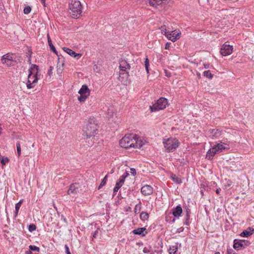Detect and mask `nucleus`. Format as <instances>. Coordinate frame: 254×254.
Returning <instances> with one entry per match:
<instances>
[{
    "instance_id": "2",
    "label": "nucleus",
    "mask_w": 254,
    "mask_h": 254,
    "mask_svg": "<svg viewBox=\"0 0 254 254\" xmlns=\"http://www.w3.org/2000/svg\"><path fill=\"white\" fill-rule=\"evenodd\" d=\"M69 13L74 19H78L81 16L82 11V5L78 0H71L69 4Z\"/></svg>"
},
{
    "instance_id": "31",
    "label": "nucleus",
    "mask_w": 254,
    "mask_h": 254,
    "mask_svg": "<svg viewBox=\"0 0 254 254\" xmlns=\"http://www.w3.org/2000/svg\"><path fill=\"white\" fill-rule=\"evenodd\" d=\"M107 181V175L105 176V177L102 180V182H101L98 188V190H100L106 184Z\"/></svg>"
},
{
    "instance_id": "53",
    "label": "nucleus",
    "mask_w": 254,
    "mask_h": 254,
    "mask_svg": "<svg viewBox=\"0 0 254 254\" xmlns=\"http://www.w3.org/2000/svg\"><path fill=\"white\" fill-rule=\"evenodd\" d=\"M61 220H63L64 223H65L66 224L67 223L66 219L65 218V217L63 215H61Z\"/></svg>"
},
{
    "instance_id": "16",
    "label": "nucleus",
    "mask_w": 254,
    "mask_h": 254,
    "mask_svg": "<svg viewBox=\"0 0 254 254\" xmlns=\"http://www.w3.org/2000/svg\"><path fill=\"white\" fill-rule=\"evenodd\" d=\"M254 232V229L252 227H249L247 230H244L241 234L240 236L243 237L248 238L252 235Z\"/></svg>"
},
{
    "instance_id": "50",
    "label": "nucleus",
    "mask_w": 254,
    "mask_h": 254,
    "mask_svg": "<svg viewBox=\"0 0 254 254\" xmlns=\"http://www.w3.org/2000/svg\"><path fill=\"white\" fill-rule=\"evenodd\" d=\"M54 67L52 66H50L49 69L48 70V74L49 76H51L52 74V70H53Z\"/></svg>"
},
{
    "instance_id": "47",
    "label": "nucleus",
    "mask_w": 254,
    "mask_h": 254,
    "mask_svg": "<svg viewBox=\"0 0 254 254\" xmlns=\"http://www.w3.org/2000/svg\"><path fill=\"white\" fill-rule=\"evenodd\" d=\"M31 68H32V70L33 69H35L36 70V71H37L38 70H39V66L36 64H32V67L31 68H30L29 69H31Z\"/></svg>"
},
{
    "instance_id": "8",
    "label": "nucleus",
    "mask_w": 254,
    "mask_h": 254,
    "mask_svg": "<svg viewBox=\"0 0 254 254\" xmlns=\"http://www.w3.org/2000/svg\"><path fill=\"white\" fill-rule=\"evenodd\" d=\"M120 74L125 75L126 77H128L129 74L128 72L127 71V69H130V65L127 62V61L124 59H121L120 61Z\"/></svg>"
},
{
    "instance_id": "11",
    "label": "nucleus",
    "mask_w": 254,
    "mask_h": 254,
    "mask_svg": "<svg viewBox=\"0 0 254 254\" xmlns=\"http://www.w3.org/2000/svg\"><path fill=\"white\" fill-rule=\"evenodd\" d=\"M141 192L144 196L150 195L153 193V190L151 186L145 185L141 188Z\"/></svg>"
},
{
    "instance_id": "61",
    "label": "nucleus",
    "mask_w": 254,
    "mask_h": 254,
    "mask_svg": "<svg viewBox=\"0 0 254 254\" xmlns=\"http://www.w3.org/2000/svg\"><path fill=\"white\" fill-rule=\"evenodd\" d=\"M136 245L139 246H142L143 245V243L141 242H137V243H136Z\"/></svg>"
},
{
    "instance_id": "18",
    "label": "nucleus",
    "mask_w": 254,
    "mask_h": 254,
    "mask_svg": "<svg viewBox=\"0 0 254 254\" xmlns=\"http://www.w3.org/2000/svg\"><path fill=\"white\" fill-rule=\"evenodd\" d=\"M209 132L210 134L215 138H218L222 135V131L218 129H210Z\"/></svg>"
},
{
    "instance_id": "42",
    "label": "nucleus",
    "mask_w": 254,
    "mask_h": 254,
    "mask_svg": "<svg viewBox=\"0 0 254 254\" xmlns=\"http://www.w3.org/2000/svg\"><path fill=\"white\" fill-rule=\"evenodd\" d=\"M36 228V226L34 224H30L28 226V230L30 232L35 231Z\"/></svg>"
},
{
    "instance_id": "22",
    "label": "nucleus",
    "mask_w": 254,
    "mask_h": 254,
    "mask_svg": "<svg viewBox=\"0 0 254 254\" xmlns=\"http://www.w3.org/2000/svg\"><path fill=\"white\" fill-rule=\"evenodd\" d=\"M149 218V214L146 212L142 211L140 213V219L143 221H144L145 220H147Z\"/></svg>"
},
{
    "instance_id": "9",
    "label": "nucleus",
    "mask_w": 254,
    "mask_h": 254,
    "mask_svg": "<svg viewBox=\"0 0 254 254\" xmlns=\"http://www.w3.org/2000/svg\"><path fill=\"white\" fill-rule=\"evenodd\" d=\"M82 190V185L79 183H75L69 186L67 193L68 195L75 194L77 193H80Z\"/></svg>"
},
{
    "instance_id": "58",
    "label": "nucleus",
    "mask_w": 254,
    "mask_h": 254,
    "mask_svg": "<svg viewBox=\"0 0 254 254\" xmlns=\"http://www.w3.org/2000/svg\"><path fill=\"white\" fill-rule=\"evenodd\" d=\"M210 64H204V67L205 68H209Z\"/></svg>"
},
{
    "instance_id": "32",
    "label": "nucleus",
    "mask_w": 254,
    "mask_h": 254,
    "mask_svg": "<svg viewBox=\"0 0 254 254\" xmlns=\"http://www.w3.org/2000/svg\"><path fill=\"white\" fill-rule=\"evenodd\" d=\"M47 38H48V43L49 46L50 47V50H52V49H54V48H55V47L52 43V40H51L49 34H48V35H47Z\"/></svg>"
},
{
    "instance_id": "57",
    "label": "nucleus",
    "mask_w": 254,
    "mask_h": 254,
    "mask_svg": "<svg viewBox=\"0 0 254 254\" xmlns=\"http://www.w3.org/2000/svg\"><path fill=\"white\" fill-rule=\"evenodd\" d=\"M165 73H166V75L167 76V77H170L171 76V73L169 72H168L166 70H165Z\"/></svg>"
},
{
    "instance_id": "27",
    "label": "nucleus",
    "mask_w": 254,
    "mask_h": 254,
    "mask_svg": "<svg viewBox=\"0 0 254 254\" xmlns=\"http://www.w3.org/2000/svg\"><path fill=\"white\" fill-rule=\"evenodd\" d=\"M123 184L120 183L118 181L116 182L115 188L113 189V191L114 193V195H115L116 193L118 191V190L121 188L123 186Z\"/></svg>"
},
{
    "instance_id": "7",
    "label": "nucleus",
    "mask_w": 254,
    "mask_h": 254,
    "mask_svg": "<svg viewBox=\"0 0 254 254\" xmlns=\"http://www.w3.org/2000/svg\"><path fill=\"white\" fill-rule=\"evenodd\" d=\"M90 91L88 86L85 84L83 85L78 91L80 96L78 97V100L80 102H84L90 95Z\"/></svg>"
},
{
    "instance_id": "39",
    "label": "nucleus",
    "mask_w": 254,
    "mask_h": 254,
    "mask_svg": "<svg viewBox=\"0 0 254 254\" xmlns=\"http://www.w3.org/2000/svg\"><path fill=\"white\" fill-rule=\"evenodd\" d=\"M166 221L169 223H173L175 222L176 219L174 217H172L166 216Z\"/></svg>"
},
{
    "instance_id": "17",
    "label": "nucleus",
    "mask_w": 254,
    "mask_h": 254,
    "mask_svg": "<svg viewBox=\"0 0 254 254\" xmlns=\"http://www.w3.org/2000/svg\"><path fill=\"white\" fill-rule=\"evenodd\" d=\"M170 32H171V35H169V36L167 37V38L169 40H171L172 42H175L180 38V34L179 33H177L175 31Z\"/></svg>"
},
{
    "instance_id": "26",
    "label": "nucleus",
    "mask_w": 254,
    "mask_h": 254,
    "mask_svg": "<svg viewBox=\"0 0 254 254\" xmlns=\"http://www.w3.org/2000/svg\"><path fill=\"white\" fill-rule=\"evenodd\" d=\"M141 209V202L140 201H139V203L137 204L134 207V212L135 214H138Z\"/></svg>"
},
{
    "instance_id": "19",
    "label": "nucleus",
    "mask_w": 254,
    "mask_h": 254,
    "mask_svg": "<svg viewBox=\"0 0 254 254\" xmlns=\"http://www.w3.org/2000/svg\"><path fill=\"white\" fill-rule=\"evenodd\" d=\"M216 154L215 148L212 147L207 152L206 156L209 160H212L213 157Z\"/></svg>"
},
{
    "instance_id": "44",
    "label": "nucleus",
    "mask_w": 254,
    "mask_h": 254,
    "mask_svg": "<svg viewBox=\"0 0 254 254\" xmlns=\"http://www.w3.org/2000/svg\"><path fill=\"white\" fill-rule=\"evenodd\" d=\"M9 161V160L7 157H2L1 160V163L2 165H5Z\"/></svg>"
},
{
    "instance_id": "52",
    "label": "nucleus",
    "mask_w": 254,
    "mask_h": 254,
    "mask_svg": "<svg viewBox=\"0 0 254 254\" xmlns=\"http://www.w3.org/2000/svg\"><path fill=\"white\" fill-rule=\"evenodd\" d=\"M98 230H96L94 232V233H93V234L92 235L93 239L96 238V236L98 234Z\"/></svg>"
},
{
    "instance_id": "28",
    "label": "nucleus",
    "mask_w": 254,
    "mask_h": 254,
    "mask_svg": "<svg viewBox=\"0 0 254 254\" xmlns=\"http://www.w3.org/2000/svg\"><path fill=\"white\" fill-rule=\"evenodd\" d=\"M203 75L204 76L209 78V79H212L213 77V74H212L210 70H206L204 71L203 73Z\"/></svg>"
},
{
    "instance_id": "49",
    "label": "nucleus",
    "mask_w": 254,
    "mask_h": 254,
    "mask_svg": "<svg viewBox=\"0 0 254 254\" xmlns=\"http://www.w3.org/2000/svg\"><path fill=\"white\" fill-rule=\"evenodd\" d=\"M64 249L65 250V253L66 254H71L70 252L69 251V247L67 245H64Z\"/></svg>"
},
{
    "instance_id": "13",
    "label": "nucleus",
    "mask_w": 254,
    "mask_h": 254,
    "mask_svg": "<svg viewBox=\"0 0 254 254\" xmlns=\"http://www.w3.org/2000/svg\"><path fill=\"white\" fill-rule=\"evenodd\" d=\"M183 213V209L180 204L172 209V214L174 217L179 218Z\"/></svg>"
},
{
    "instance_id": "12",
    "label": "nucleus",
    "mask_w": 254,
    "mask_h": 254,
    "mask_svg": "<svg viewBox=\"0 0 254 254\" xmlns=\"http://www.w3.org/2000/svg\"><path fill=\"white\" fill-rule=\"evenodd\" d=\"M63 50L64 52L71 56V57L76 58L77 60L79 59L81 57V54L76 53L74 51L68 48L63 47Z\"/></svg>"
},
{
    "instance_id": "15",
    "label": "nucleus",
    "mask_w": 254,
    "mask_h": 254,
    "mask_svg": "<svg viewBox=\"0 0 254 254\" xmlns=\"http://www.w3.org/2000/svg\"><path fill=\"white\" fill-rule=\"evenodd\" d=\"M29 73L28 76V81L26 83V86L28 89H31L35 86L37 83L34 80H33L31 82L30 80L31 76L33 74V72H32V68L29 69Z\"/></svg>"
},
{
    "instance_id": "34",
    "label": "nucleus",
    "mask_w": 254,
    "mask_h": 254,
    "mask_svg": "<svg viewBox=\"0 0 254 254\" xmlns=\"http://www.w3.org/2000/svg\"><path fill=\"white\" fill-rule=\"evenodd\" d=\"M29 248L31 251H34V252H40V248L36 246H34V245H30L29 247Z\"/></svg>"
},
{
    "instance_id": "46",
    "label": "nucleus",
    "mask_w": 254,
    "mask_h": 254,
    "mask_svg": "<svg viewBox=\"0 0 254 254\" xmlns=\"http://www.w3.org/2000/svg\"><path fill=\"white\" fill-rule=\"evenodd\" d=\"M227 254H236V252L232 249H228Z\"/></svg>"
},
{
    "instance_id": "24",
    "label": "nucleus",
    "mask_w": 254,
    "mask_h": 254,
    "mask_svg": "<svg viewBox=\"0 0 254 254\" xmlns=\"http://www.w3.org/2000/svg\"><path fill=\"white\" fill-rule=\"evenodd\" d=\"M58 63L57 64H60L61 66H64V58L63 55L60 54V56H58Z\"/></svg>"
},
{
    "instance_id": "43",
    "label": "nucleus",
    "mask_w": 254,
    "mask_h": 254,
    "mask_svg": "<svg viewBox=\"0 0 254 254\" xmlns=\"http://www.w3.org/2000/svg\"><path fill=\"white\" fill-rule=\"evenodd\" d=\"M31 11V7L30 6H26L24 7L23 12L24 14H29Z\"/></svg>"
},
{
    "instance_id": "30",
    "label": "nucleus",
    "mask_w": 254,
    "mask_h": 254,
    "mask_svg": "<svg viewBox=\"0 0 254 254\" xmlns=\"http://www.w3.org/2000/svg\"><path fill=\"white\" fill-rule=\"evenodd\" d=\"M1 61L3 64H6L7 66H11L13 65V64H12V62L13 61H7L6 59H3L1 58Z\"/></svg>"
},
{
    "instance_id": "21",
    "label": "nucleus",
    "mask_w": 254,
    "mask_h": 254,
    "mask_svg": "<svg viewBox=\"0 0 254 254\" xmlns=\"http://www.w3.org/2000/svg\"><path fill=\"white\" fill-rule=\"evenodd\" d=\"M171 180L177 184H181L182 183V179L174 174H171L170 176Z\"/></svg>"
},
{
    "instance_id": "29",
    "label": "nucleus",
    "mask_w": 254,
    "mask_h": 254,
    "mask_svg": "<svg viewBox=\"0 0 254 254\" xmlns=\"http://www.w3.org/2000/svg\"><path fill=\"white\" fill-rule=\"evenodd\" d=\"M178 250V246L177 245L173 246L170 248L169 254H176Z\"/></svg>"
},
{
    "instance_id": "40",
    "label": "nucleus",
    "mask_w": 254,
    "mask_h": 254,
    "mask_svg": "<svg viewBox=\"0 0 254 254\" xmlns=\"http://www.w3.org/2000/svg\"><path fill=\"white\" fill-rule=\"evenodd\" d=\"M33 77L34 78V80L36 83L38 80L40 79V74L39 73V70L38 71H36V73L33 75Z\"/></svg>"
},
{
    "instance_id": "33",
    "label": "nucleus",
    "mask_w": 254,
    "mask_h": 254,
    "mask_svg": "<svg viewBox=\"0 0 254 254\" xmlns=\"http://www.w3.org/2000/svg\"><path fill=\"white\" fill-rule=\"evenodd\" d=\"M92 125H97V124L95 122L94 118H90L86 125L92 126Z\"/></svg>"
},
{
    "instance_id": "14",
    "label": "nucleus",
    "mask_w": 254,
    "mask_h": 254,
    "mask_svg": "<svg viewBox=\"0 0 254 254\" xmlns=\"http://www.w3.org/2000/svg\"><path fill=\"white\" fill-rule=\"evenodd\" d=\"M131 233L135 235L144 237L147 234V231L145 227L138 228L132 231Z\"/></svg>"
},
{
    "instance_id": "60",
    "label": "nucleus",
    "mask_w": 254,
    "mask_h": 254,
    "mask_svg": "<svg viewBox=\"0 0 254 254\" xmlns=\"http://www.w3.org/2000/svg\"><path fill=\"white\" fill-rule=\"evenodd\" d=\"M27 54H28V56H29V57H30V56H32V52L31 50H29V51H28V53H27Z\"/></svg>"
},
{
    "instance_id": "54",
    "label": "nucleus",
    "mask_w": 254,
    "mask_h": 254,
    "mask_svg": "<svg viewBox=\"0 0 254 254\" xmlns=\"http://www.w3.org/2000/svg\"><path fill=\"white\" fill-rule=\"evenodd\" d=\"M189 221H190V219L188 220L187 217H186V220H185V222H184V224H185L186 225L189 226L190 225Z\"/></svg>"
},
{
    "instance_id": "5",
    "label": "nucleus",
    "mask_w": 254,
    "mask_h": 254,
    "mask_svg": "<svg viewBox=\"0 0 254 254\" xmlns=\"http://www.w3.org/2000/svg\"><path fill=\"white\" fill-rule=\"evenodd\" d=\"M97 125H92V126L85 125L83 129L82 135L86 137L85 139H88L97 134Z\"/></svg>"
},
{
    "instance_id": "45",
    "label": "nucleus",
    "mask_w": 254,
    "mask_h": 254,
    "mask_svg": "<svg viewBox=\"0 0 254 254\" xmlns=\"http://www.w3.org/2000/svg\"><path fill=\"white\" fill-rule=\"evenodd\" d=\"M63 66H61L60 64H57V73L61 74L63 72Z\"/></svg>"
},
{
    "instance_id": "20",
    "label": "nucleus",
    "mask_w": 254,
    "mask_h": 254,
    "mask_svg": "<svg viewBox=\"0 0 254 254\" xmlns=\"http://www.w3.org/2000/svg\"><path fill=\"white\" fill-rule=\"evenodd\" d=\"M213 147L215 148L217 154L221 152L226 149V147L221 143H218L216 145H215Z\"/></svg>"
},
{
    "instance_id": "37",
    "label": "nucleus",
    "mask_w": 254,
    "mask_h": 254,
    "mask_svg": "<svg viewBox=\"0 0 254 254\" xmlns=\"http://www.w3.org/2000/svg\"><path fill=\"white\" fill-rule=\"evenodd\" d=\"M21 206V205L20 204V203H17L15 204V210L14 215V217H16L17 216L19 208H20Z\"/></svg>"
},
{
    "instance_id": "4",
    "label": "nucleus",
    "mask_w": 254,
    "mask_h": 254,
    "mask_svg": "<svg viewBox=\"0 0 254 254\" xmlns=\"http://www.w3.org/2000/svg\"><path fill=\"white\" fill-rule=\"evenodd\" d=\"M168 100L164 97L160 98L156 102L149 107L151 112H155L159 110H163L166 107Z\"/></svg>"
},
{
    "instance_id": "38",
    "label": "nucleus",
    "mask_w": 254,
    "mask_h": 254,
    "mask_svg": "<svg viewBox=\"0 0 254 254\" xmlns=\"http://www.w3.org/2000/svg\"><path fill=\"white\" fill-rule=\"evenodd\" d=\"M185 212H186V217H187L188 220L190 219V214L191 213V211L189 207H186L185 208Z\"/></svg>"
},
{
    "instance_id": "35",
    "label": "nucleus",
    "mask_w": 254,
    "mask_h": 254,
    "mask_svg": "<svg viewBox=\"0 0 254 254\" xmlns=\"http://www.w3.org/2000/svg\"><path fill=\"white\" fill-rule=\"evenodd\" d=\"M144 65H145V69L146 70L147 73H149V60L147 58V57H146L145 58V60L144 62Z\"/></svg>"
},
{
    "instance_id": "1",
    "label": "nucleus",
    "mask_w": 254,
    "mask_h": 254,
    "mask_svg": "<svg viewBox=\"0 0 254 254\" xmlns=\"http://www.w3.org/2000/svg\"><path fill=\"white\" fill-rule=\"evenodd\" d=\"M138 137L135 134L126 135L120 140V145L121 147L126 149L131 147L140 148L143 143L141 140H138Z\"/></svg>"
},
{
    "instance_id": "55",
    "label": "nucleus",
    "mask_w": 254,
    "mask_h": 254,
    "mask_svg": "<svg viewBox=\"0 0 254 254\" xmlns=\"http://www.w3.org/2000/svg\"><path fill=\"white\" fill-rule=\"evenodd\" d=\"M143 252L144 254H147V253H149L150 252V251L149 250H148L147 249V248L145 247V248H144V249L143 250Z\"/></svg>"
},
{
    "instance_id": "3",
    "label": "nucleus",
    "mask_w": 254,
    "mask_h": 254,
    "mask_svg": "<svg viewBox=\"0 0 254 254\" xmlns=\"http://www.w3.org/2000/svg\"><path fill=\"white\" fill-rule=\"evenodd\" d=\"M163 145L166 152H174L180 145V142L176 138H169L163 139Z\"/></svg>"
},
{
    "instance_id": "64",
    "label": "nucleus",
    "mask_w": 254,
    "mask_h": 254,
    "mask_svg": "<svg viewBox=\"0 0 254 254\" xmlns=\"http://www.w3.org/2000/svg\"><path fill=\"white\" fill-rule=\"evenodd\" d=\"M131 211V208L130 207L128 206L127 209H126V211Z\"/></svg>"
},
{
    "instance_id": "36",
    "label": "nucleus",
    "mask_w": 254,
    "mask_h": 254,
    "mask_svg": "<svg viewBox=\"0 0 254 254\" xmlns=\"http://www.w3.org/2000/svg\"><path fill=\"white\" fill-rule=\"evenodd\" d=\"M1 59H6L7 61H13V59H12V57L11 55H10L8 53V54H6L3 55L1 57Z\"/></svg>"
},
{
    "instance_id": "23",
    "label": "nucleus",
    "mask_w": 254,
    "mask_h": 254,
    "mask_svg": "<svg viewBox=\"0 0 254 254\" xmlns=\"http://www.w3.org/2000/svg\"><path fill=\"white\" fill-rule=\"evenodd\" d=\"M160 29L161 30L162 33H164L166 37L171 35V32L167 31L166 25H164L162 26L160 28Z\"/></svg>"
},
{
    "instance_id": "62",
    "label": "nucleus",
    "mask_w": 254,
    "mask_h": 254,
    "mask_svg": "<svg viewBox=\"0 0 254 254\" xmlns=\"http://www.w3.org/2000/svg\"><path fill=\"white\" fill-rule=\"evenodd\" d=\"M216 193L218 194V195H219L220 194V189H217L216 190Z\"/></svg>"
},
{
    "instance_id": "56",
    "label": "nucleus",
    "mask_w": 254,
    "mask_h": 254,
    "mask_svg": "<svg viewBox=\"0 0 254 254\" xmlns=\"http://www.w3.org/2000/svg\"><path fill=\"white\" fill-rule=\"evenodd\" d=\"M53 53H54L57 56H60V54H58V51H57L56 48H54V49H52L51 50Z\"/></svg>"
},
{
    "instance_id": "59",
    "label": "nucleus",
    "mask_w": 254,
    "mask_h": 254,
    "mask_svg": "<svg viewBox=\"0 0 254 254\" xmlns=\"http://www.w3.org/2000/svg\"><path fill=\"white\" fill-rule=\"evenodd\" d=\"M25 254H32V252L30 250L26 251L25 252Z\"/></svg>"
},
{
    "instance_id": "48",
    "label": "nucleus",
    "mask_w": 254,
    "mask_h": 254,
    "mask_svg": "<svg viewBox=\"0 0 254 254\" xmlns=\"http://www.w3.org/2000/svg\"><path fill=\"white\" fill-rule=\"evenodd\" d=\"M130 173L133 176H135L136 175V172L135 168H130Z\"/></svg>"
},
{
    "instance_id": "6",
    "label": "nucleus",
    "mask_w": 254,
    "mask_h": 254,
    "mask_svg": "<svg viewBox=\"0 0 254 254\" xmlns=\"http://www.w3.org/2000/svg\"><path fill=\"white\" fill-rule=\"evenodd\" d=\"M251 243L247 240L234 239L233 241V247L237 251L242 250L246 249L251 245Z\"/></svg>"
},
{
    "instance_id": "63",
    "label": "nucleus",
    "mask_w": 254,
    "mask_h": 254,
    "mask_svg": "<svg viewBox=\"0 0 254 254\" xmlns=\"http://www.w3.org/2000/svg\"><path fill=\"white\" fill-rule=\"evenodd\" d=\"M40 0L42 2V3L43 4V5L44 6H46V5H45V0Z\"/></svg>"
},
{
    "instance_id": "51",
    "label": "nucleus",
    "mask_w": 254,
    "mask_h": 254,
    "mask_svg": "<svg viewBox=\"0 0 254 254\" xmlns=\"http://www.w3.org/2000/svg\"><path fill=\"white\" fill-rule=\"evenodd\" d=\"M171 44V43L170 42H167L165 45V49H166V50L169 49L170 47Z\"/></svg>"
},
{
    "instance_id": "25",
    "label": "nucleus",
    "mask_w": 254,
    "mask_h": 254,
    "mask_svg": "<svg viewBox=\"0 0 254 254\" xmlns=\"http://www.w3.org/2000/svg\"><path fill=\"white\" fill-rule=\"evenodd\" d=\"M129 175V174L127 173V172H126L125 173H124L123 175H122L120 179H119V180L118 181L119 182H120V183H122L123 184H124V182H125V179Z\"/></svg>"
},
{
    "instance_id": "10",
    "label": "nucleus",
    "mask_w": 254,
    "mask_h": 254,
    "mask_svg": "<svg viewBox=\"0 0 254 254\" xmlns=\"http://www.w3.org/2000/svg\"><path fill=\"white\" fill-rule=\"evenodd\" d=\"M233 49V48L232 46L224 44L220 49V53L223 56H227L232 53Z\"/></svg>"
},
{
    "instance_id": "41",
    "label": "nucleus",
    "mask_w": 254,
    "mask_h": 254,
    "mask_svg": "<svg viewBox=\"0 0 254 254\" xmlns=\"http://www.w3.org/2000/svg\"><path fill=\"white\" fill-rule=\"evenodd\" d=\"M16 149L18 156L19 157L21 155V147L20 142L18 141L16 143Z\"/></svg>"
}]
</instances>
